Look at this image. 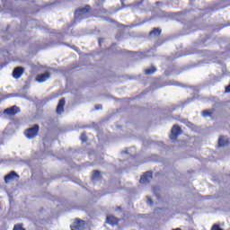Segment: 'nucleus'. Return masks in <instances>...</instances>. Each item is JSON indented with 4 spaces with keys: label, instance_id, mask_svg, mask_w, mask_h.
I'll use <instances>...</instances> for the list:
<instances>
[{
    "label": "nucleus",
    "instance_id": "f257e3e1",
    "mask_svg": "<svg viewBox=\"0 0 230 230\" xmlns=\"http://www.w3.org/2000/svg\"><path fill=\"white\" fill-rule=\"evenodd\" d=\"M91 12H93V8H91L90 5L77 9L75 12V21L80 22L84 21V19H89V17H91Z\"/></svg>",
    "mask_w": 230,
    "mask_h": 230
},
{
    "label": "nucleus",
    "instance_id": "f03ea898",
    "mask_svg": "<svg viewBox=\"0 0 230 230\" xmlns=\"http://www.w3.org/2000/svg\"><path fill=\"white\" fill-rule=\"evenodd\" d=\"M40 129V128L39 127V125L35 124L33 127L25 129L24 136L25 137H27V139H35V137L39 136Z\"/></svg>",
    "mask_w": 230,
    "mask_h": 230
},
{
    "label": "nucleus",
    "instance_id": "7ed1b4c3",
    "mask_svg": "<svg viewBox=\"0 0 230 230\" xmlns=\"http://www.w3.org/2000/svg\"><path fill=\"white\" fill-rule=\"evenodd\" d=\"M181 134H182V128H181V126H179L178 124H174L171 129V134L169 137L172 141H177Z\"/></svg>",
    "mask_w": 230,
    "mask_h": 230
},
{
    "label": "nucleus",
    "instance_id": "20e7f679",
    "mask_svg": "<svg viewBox=\"0 0 230 230\" xmlns=\"http://www.w3.org/2000/svg\"><path fill=\"white\" fill-rule=\"evenodd\" d=\"M50 77H51V73L45 72L44 74L37 75L36 77H35V80L39 84H43V82H46V81L49 80Z\"/></svg>",
    "mask_w": 230,
    "mask_h": 230
},
{
    "label": "nucleus",
    "instance_id": "39448f33",
    "mask_svg": "<svg viewBox=\"0 0 230 230\" xmlns=\"http://www.w3.org/2000/svg\"><path fill=\"white\" fill-rule=\"evenodd\" d=\"M85 229V222L81 219H75L74 225L71 226V230H84Z\"/></svg>",
    "mask_w": 230,
    "mask_h": 230
},
{
    "label": "nucleus",
    "instance_id": "423d86ee",
    "mask_svg": "<svg viewBox=\"0 0 230 230\" xmlns=\"http://www.w3.org/2000/svg\"><path fill=\"white\" fill-rule=\"evenodd\" d=\"M19 174L15 172V171H11L7 175L4 176V182L8 184V182H12V181H15V179H19Z\"/></svg>",
    "mask_w": 230,
    "mask_h": 230
},
{
    "label": "nucleus",
    "instance_id": "0eeeda50",
    "mask_svg": "<svg viewBox=\"0 0 230 230\" xmlns=\"http://www.w3.org/2000/svg\"><path fill=\"white\" fill-rule=\"evenodd\" d=\"M153 179V173L152 172H145L141 178H140V183L141 184H149L150 181Z\"/></svg>",
    "mask_w": 230,
    "mask_h": 230
},
{
    "label": "nucleus",
    "instance_id": "6e6552de",
    "mask_svg": "<svg viewBox=\"0 0 230 230\" xmlns=\"http://www.w3.org/2000/svg\"><path fill=\"white\" fill-rule=\"evenodd\" d=\"M18 112H21V110L15 105L4 111V114H6L7 116H15Z\"/></svg>",
    "mask_w": 230,
    "mask_h": 230
},
{
    "label": "nucleus",
    "instance_id": "1a4fd4ad",
    "mask_svg": "<svg viewBox=\"0 0 230 230\" xmlns=\"http://www.w3.org/2000/svg\"><path fill=\"white\" fill-rule=\"evenodd\" d=\"M24 75V67L22 66H17L13 70V76L16 79L19 80L21 76Z\"/></svg>",
    "mask_w": 230,
    "mask_h": 230
},
{
    "label": "nucleus",
    "instance_id": "9d476101",
    "mask_svg": "<svg viewBox=\"0 0 230 230\" xmlns=\"http://www.w3.org/2000/svg\"><path fill=\"white\" fill-rule=\"evenodd\" d=\"M64 107H66V99L61 98L56 108L57 114H62V112H64Z\"/></svg>",
    "mask_w": 230,
    "mask_h": 230
},
{
    "label": "nucleus",
    "instance_id": "9b49d317",
    "mask_svg": "<svg viewBox=\"0 0 230 230\" xmlns=\"http://www.w3.org/2000/svg\"><path fill=\"white\" fill-rule=\"evenodd\" d=\"M107 224L110 226H118L119 224V219L114 216H108L106 218Z\"/></svg>",
    "mask_w": 230,
    "mask_h": 230
},
{
    "label": "nucleus",
    "instance_id": "f8f14e48",
    "mask_svg": "<svg viewBox=\"0 0 230 230\" xmlns=\"http://www.w3.org/2000/svg\"><path fill=\"white\" fill-rule=\"evenodd\" d=\"M211 36L210 35H206L203 39H201L199 44L201 48H206L211 44Z\"/></svg>",
    "mask_w": 230,
    "mask_h": 230
},
{
    "label": "nucleus",
    "instance_id": "ddd939ff",
    "mask_svg": "<svg viewBox=\"0 0 230 230\" xmlns=\"http://www.w3.org/2000/svg\"><path fill=\"white\" fill-rule=\"evenodd\" d=\"M163 33V30L161 28H153V30L149 32V37H159Z\"/></svg>",
    "mask_w": 230,
    "mask_h": 230
},
{
    "label": "nucleus",
    "instance_id": "4468645a",
    "mask_svg": "<svg viewBox=\"0 0 230 230\" xmlns=\"http://www.w3.org/2000/svg\"><path fill=\"white\" fill-rule=\"evenodd\" d=\"M215 111L214 109L212 110H204L202 112H201V116L203 118H211L213 116V112Z\"/></svg>",
    "mask_w": 230,
    "mask_h": 230
},
{
    "label": "nucleus",
    "instance_id": "2eb2a0df",
    "mask_svg": "<svg viewBox=\"0 0 230 230\" xmlns=\"http://www.w3.org/2000/svg\"><path fill=\"white\" fill-rule=\"evenodd\" d=\"M157 71V68L154 66L151 65L150 68H146L144 70L145 75H154Z\"/></svg>",
    "mask_w": 230,
    "mask_h": 230
},
{
    "label": "nucleus",
    "instance_id": "dca6fc26",
    "mask_svg": "<svg viewBox=\"0 0 230 230\" xmlns=\"http://www.w3.org/2000/svg\"><path fill=\"white\" fill-rule=\"evenodd\" d=\"M229 145V140H226L224 137L218 138V146H227Z\"/></svg>",
    "mask_w": 230,
    "mask_h": 230
},
{
    "label": "nucleus",
    "instance_id": "f3484780",
    "mask_svg": "<svg viewBox=\"0 0 230 230\" xmlns=\"http://www.w3.org/2000/svg\"><path fill=\"white\" fill-rule=\"evenodd\" d=\"M164 85H168V86H174V87H181V83H179L178 81L175 80H170L168 82L165 83Z\"/></svg>",
    "mask_w": 230,
    "mask_h": 230
},
{
    "label": "nucleus",
    "instance_id": "a211bd4d",
    "mask_svg": "<svg viewBox=\"0 0 230 230\" xmlns=\"http://www.w3.org/2000/svg\"><path fill=\"white\" fill-rule=\"evenodd\" d=\"M93 179H102V172L100 171H93Z\"/></svg>",
    "mask_w": 230,
    "mask_h": 230
},
{
    "label": "nucleus",
    "instance_id": "6ab92c4d",
    "mask_svg": "<svg viewBox=\"0 0 230 230\" xmlns=\"http://www.w3.org/2000/svg\"><path fill=\"white\" fill-rule=\"evenodd\" d=\"M80 139H81L82 143H86V141H87V135L85 133H82L81 137H80Z\"/></svg>",
    "mask_w": 230,
    "mask_h": 230
},
{
    "label": "nucleus",
    "instance_id": "aec40b11",
    "mask_svg": "<svg viewBox=\"0 0 230 230\" xmlns=\"http://www.w3.org/2000/svg\"><path fill=\"white\" fill-rule=\"evenodd\" d=\"M210 230H224L220 227V225H213Z\"/></svg>",
    "mask_w": 230,
    "mask_h": 230
},
{
    "label": "nucleus",
    "instance_id": "412c9836",
    "mask_svg": "<svg viewBox=\"0 0 230 230\" xmlns=\"http://www.w3.org/2000/svg\"><path fill=\"white\" fill-rule=\"evenodd\" d=\"M94 107L95 111H102V109H103V106H102V104H96Z\"/></svg>",
    "mask_w": 230,
    "mask_h": 230
},
{
    "label": "nucleus",
    "instance_id": "4be33fe9",
    "mask_svg": "<svg viewBox=\"0 0 230 230\" xmlns=\"http://www.w3.org/2000/svg\"><path fill=\"white\" fill-rule=\"evenodd\" d=\"M120 53H128L129 55L132 52L128 51V50L122 49V50H120Z\"/></svg>",
    "mask_w": 230,
    "mask_h": 230
},
{
    "label": "nucleus",
    "instance_id": "5701e85b",
    "mask_svg": "<svg viewBox=\"0 0 230 230\" xmlns=\"http://www.w3.org/2000/svg\"><path fill=\"white\" fill-rule=\"evenodd\" d=\"M102 42H103V39L102 38H99V44H100V46H102Z\"/></svg>",
    "mask_w": 230,
    "mask_h": 230
},
{
    "label": "nucleus",
    "instance_id": "b1692460",
    "mask_svg": "<svg viewBox=\"0 0 230 230\" xmlns=\"http://www.w3.org/2000/svg\"><path fill=\"white\" fill-rule=\"evenodd\" d=\"M148 201H149L151 204H153V201H152V199H148Z\"/></svg>",
    "mask_w": 230,
    "mask_h": 230
}]
</instances>
